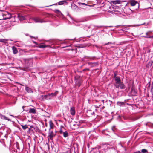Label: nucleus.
I'll list each match as a JSON object with an SVG mask.
<instances>
[{
  "mask_svg": "<svg viewBox=\"0 0 153 153\" xmlns=\"http://www.w3.org/2000/svg\"><path fill=\"white\" fill-rule=\"evenodd\" d=\"M116 88H120L121 89H124L125 88V86L123 82H121L119 84L114 85Z\"/></svg>",
  "mask_w": 153,
  "mask_h": 153,
  "instance_id": "f257e3e1",
  "label": "nucleus"
},
{
  "mask_svg": "<svg viewBox=\"0 0 153 153\" xmlns=\"http://www.w3.org/2000/svg\"><path fill=\"white\" fill-rule=\"evenodd\" d=\"M33 20L36 22L42 23L45 21L39 17L33 18Z\"/></svg>",
  "mask_w": 153,
  "mask_h": 153,
  "instance_id": "f03ea898",
  "label": "nucleus"
},
{
  "mask_svg": "<svg viewBox=\"0 0 153 153\" xmlns=\"http://www.w3.org/2000/svg\"><path fill=\"white\" fill-rule=\"evenodd\" d=\"M49 137L50 138L51 140H52L53 138L55 136V134L53 133V131H51L50 130H49Z\"/></svg>",
  "mask_w": 153,
  "mask_h": 153,
  "instance_id": "7ed1b4c3",
  "label": "nucleus"
},
{
  "mask_svg": "<svg viewBox=\"0 0 153 153\" xmlns=\"http://www.w3.org/2000/svg\"><path fill=\"white\" fill-rule=\"evenodd\" d=\"M115 81V83L114 85H116L117 84H119L120 82H121L120 79V78L119 76H117L114 79Z\"/></svg>",
  "mask_w": 153,
  "mask_h": 153,
  "instance_id": "20e7f679",
  "label": "nucleus"
},
{
  "mask_svg": "<svg viewBox=\"0 0 153 153\" xmlns=\"http://www.w3.org/2000/svg\"><path fill=\"white\" fill-rule=\"evenodd\" d=\"M36 110L34 108H30L29 109V112L30 114H35L36 113Z\"/></svg>",
  "mask_w": 153,
  "mask_h": 153,
  "instance_id": "39448f33",
  "label": "nucleus"
},
{
  "mask_svg": "<svg viewBox=\"0 0 153 153\" xmlns=\"http://www.w3.org/2000/svg\"><path fill=\"white\" fill-rule=\"evenodd\" d=\"M70 112L71 114L72 115L74 116L75 115V111L74 108V107H71L70 110Z\"/></svg>",
  "mask_w": 153,
  "mask_h": 153,
  "instance_id": "423d86ee",
  "label": "nucleus"
},
{
  "mask_svg": "<svg viewBox=\"0 0 153 153\" xmlns=\"http://www.w3.org/2000/svg\"><path fill=\"white\" fill-rule=\"evenodd\" d=\"M12 49L13 53L14 54H17L18 53V51L17 48L15 46H13Z\"/></svg>",
  "mask_w": 153,
  "mask_h": 153,
  "instance_id": "0eeeda50",
  "label": "nucleus"
},
{
  "mask_svg": "<svg viewBox=\"0 0 153 153\" xmlns=\"http://www.w3.org/2000/svg\"><path fill=\"white\" fill-rule=\"evenodd\" d=\"M18 18L19 20L21 21H23L25 19V17L20 14L18 15Z\"/></svg>",
  "mask_w": 153,
  "mask_h": 153,
  "instance_id": "6e6552de",
  "label": "nucleus"
},
{
  "mask_svg": "<svg viewBox=\"0 0 153 153\" xmlns=\"http://www.w3.org/2000/svg\"><path fill=\"white\" fill-rule=\"evenodd\" d=\"M58 91H55V93H51L50 94H48V95H49V96H51V97L56 96L57 95V94H58Z\"/></svg>",
  "mask_w": 153,
  "mask_h": 153,
  "instance_id": "1a4fd4ad",
  "label": "nucleus"
},
{
  "mask_svg": "<svg viewBox=\"0 0 153 153\" xmlns=\"http://www.w3.org/2000/svg\"><path fill=\"white\" fill-rule=\"evenodd\" d=\"M25 90L28 93H31L33 92L32 89L27 86H26Z\"/></svg>",
  "mask_w": 153,
  "mask_h": 153,
  "instance_id": "9d476101",
  "label": "nucleus"
},
{
  "mask_svg": "<svg viewBox=\"0 0 153 153\" xmlns=\"http://www.w3.org/2000/svg\"><path fill=\"white\" fill-rule=\"evenodd\" d=\"M0 117L3 119L7 120L8 121L10 120V119H8L7 117L1 114H0Z\"/></svg>",
  "mask_w": 153,
  "mask_h": 153,
  "instance_id": "9b49d317",
  "label": "nucleus"
},
{
  "mask_svg": "<svg viewBox=\"0 0 153 153\" xmlns=\"http://www.w3.org/2000/svg\"><path fill=\"white\" fill-rule=\"evenodd\" d=\"M49 125L50 128L49 130H50L51 129H53V124L51 120L49 121Z\"/></svg>",
  "mask_w": 153,
  "mask_h": 153,
  "instance_id": "f8f14e48",
  "label": "nucleus"
},
{
  "mask_svg": "<svg viewBox=\"0 0 153 153\" xmlns=\"http://www.w3.org/2000/svg\"><path fill=\"white\" fill-rule=\"evenodd\" d=\"M8 41V40L6 39H0V42L6 43Z\"/></svg>",
  "mask_w": 153,
  "mask_h": 153,
  "instance_id": "ddd939ff",
  "label": "nucleus"
},
{
  "mask_svg": "<svg viewBox=\"0 0 153 153\" xmlns=\"http://www.w3.org/2000/svg\"><path fill=\"white\" fill-rule=\"evenodd\" d=\"M145 24V23H144L143 24H138V25H128V27H131V26L136 27V26H139L144 25Z\"/></svg>",
  "mask_w": 153,
  "mask_h": 153,
  "instance_id": "4468645a",
  "label": "nucleus"
},
{
  "mask_svg": "<svg viewBox=\"0 0 153 153\" xmlns=\"http://www.w3.org/2000/svg\"><path fill=\"white\" fill-rule=\"evenodd\" d=\"M63 137L65 138L67 137L68 135V134L67 131L63 132Z\"/></svg>",
  "mask_w": 153,
  "mask_h": 153,
  "instance_id": "2eb2a0df",
  "label": "nucleus"
},
{
  "mask_svg": "<svg viewBox=\"0 0 153 153\" xmlns=\"http://www.w3.org/2000/svg\"><path fill=\"white\" fill-rule=\"evenodd\" d=\"M87 46V45L86 44H82L80 45L79 46H77V47L78 48H83L86 47Z\"/></svg>",
  "mask_w": 153,
  "mask_h": 153,
  "instance_id": "dca6fc26",
  "label": "nucleus"
},
{
  "mask_svg": "<svg viewBox=\"0 0 153 153\" xmlns=\"http://www.w3.org/2000/svg\"><path fill=\"white\" fill-rule=\"evenodd\" d=\"M94 3H93V4H93L92 5H89V6L90 7H92L94 5H95L97 3V0H94Z\"/></svg>",
  "mask_w": 153,
  "mask_h": 153,
  "instance_id": "f3484780",
  "label": "nucleus"
},
{
  "mask_svg": "<svg viewBox=\"0 0 153 153\" xmlns=\"http://www.w3.org/2000/svg\"><path fill=\"white\" fill-rule=\"evenodd\" d=\"M137 2L134 1H132L131 3V5L132 6H134L137 3Z\"/></svg>",
  "mask_w": 153,
  "mask_h": 153,
  "instance_id": "a211bd4d",
  "label": "nucleus"
},
{
  "mask_svg": "<svg viewBox=\"0 0 153 153\" xmlns=\"http://www.w3.org/2000/svg\"><path fill=\"white\" fill-rule=\"evenodd\" d=\"M21 125V126L22 127V128L24 130H25L28 128L27 126V125Z\"/></svg>",
  "mask_w": 153,
  "mask_h": 153,
  "instance_id": "6ab92c4d",
  "label": "nucleus"
},
{
  "mask_svg": "<svg viewBox=\"0 0 153 153\" xmlns=\"http://www.w3.org/2000/svg\"><path fill=\"white\" fill-rule=\"evenodd\" d=\"M113 3L114 4H118L120 3V1L119 0H116L115 1H113Z\"/></svg>",
  "mask_w": 153,
  "mask_h": 153,
  "instance_id": "aec40b11",
  "label": "nucleus"
},
{
  "mask_svg": "<svg viewBox=\"0 0 153 153\" xmlns=\"http://www.w3.org/2000/svg\"><path fill=\"white\" fill-rule=\"evenodd\" d=\"M64 3H66V2L64 1H62L59 2H58V4L59 5H61L63 4Z\"/></svg>",
  "mask_w": 153,
  "mask_h": 153,
  "instance_id": "412c9836",
  "label": "nucleus"
},
{
  "mask_svg": "<svg viewBox=\"0 0 153 153\" xmlns=\"http://www.w3.org/2000/svg\"><path fill=\"white\" fill-rule=\"evenodd\" d=\"M47 46L44 45H41L39 46V47L40 48H44L46 47Z\"/></svg>",
  "mask_w": 153,
  "mask_h": 153,
  "instance_id": "4be33fe9",
  "label": "nucleus"
},
{
  "mask_svg": "<svg viewBox=\"0 0 153 153\" xmlns=\"http://www.w3.org/2000/svg\"><path fill=\"white\" fill-rule=\"evenodd\" d=\"M117 104L118 105H124V103L122 102H118Z\"/></svg>",
  "mask_w": 153,
  "mask_h": 153,
  "instance_id": "5701e85b",
  "label": "nucleus"
},
{
  "mask_svg": "<svg viewBox=\"0 0 153 153\" xmlns=\"http://www.w3.org/2000/svg\"><path fill=\"white\" fill-rule=\"evenodd\" d=\"M141 152L143 153H145L148 152V151L146 149H143L141 150Z\"/></svg>",
  "mask_w": 153,
  "mask_h": 153,
  "instance_id": "b1692460",
  "label": "nucleus"
},
{
  "mask_svg": "<svg viewBox=\"0 0 153 153\" xmlns=\"http://www.w3.org/2000/svg\"><path fill=\"white\" fill-rule=\"evenodd\" d=\"M152 63H153L152 61L149 62L147 64V66L148 67H149V66H152Z\"/></svg>",
  "mask_w": 153,
  "mask_h": 153,
  "instance_id": "393cba45",
  "label": "nucleus"
},
{
  "mask_svg": "<svg viewBox=\"0 0 153 153\" xmlns=\"http://www.w3.org/2000/svg\"><path fill=\"white\" fill-rule=\"evenodd\" d=\"M55 12L56 13H59L61 15H62V13L59 10H58V9H56L55 10Z\"/></svg>",
  "mask_w": 153,
  "mask_h": 153,
  "instance_id": "a878e982",
  "label": "nucleus"
},
{
  "mask_svg": "<svg viewBox=\"0 0 153 153\" xmlns=\"http://www.w3.org/2000/svg\"><path fill=\"white\" fill-rule=\"evenodd\" d=\"M129 29L128 27H125L123 29V31H125L126 30H128Z\"/></svg>",
  "mask_w": 153,
  "mask_h": 153,
  "instance_id": "bb28decb",
  "label": "nucleus"
},
{
  "mask_svg": "<svg viewBox=\"0 0 153 153\" xmlns=\"http://www.w3.org/2000/svg\"><path fill=\"white\" fill-rule=\"evenodd\" d=\"M115 44V42H113V43H112V42H108V43H105V44L104 45H106L108 44Z\"/></svg>",
  "mask_w": 153,
  "mask_h": 153,
  "instance_id": "cd10ccee",
  "label": "nucleus"
},
{
  "mask_svg": "<svg viewBox=\"0 0 153 153\" xmlns=\"http://www.w3.org/2000/svg\"><path fill=\"white\" fill-rule=\"evenodd\" d=\"M143 37L146 38H153V36H143Z\"/></svg>",
  "mask_w": 153,
  "mask_h": 153,
  "instance_id": "c85d7f7f",
  "label": "nucleus"
},
{
  "mask_svg": "<svg viewBox=\"0 0 153 153\" xmlns=\"http://www.w3.org/2000/svg\"><path fill=\"white\" fill-rule=\"evenodd\" d=\"M80 5H86V6H89V5H88L87 4H86L85 3H81L80 4Z\"/></svg>",
  "mask_w": 153,
  "mask_h": 153,
  "instance_id": "c756f323",
  "label": "nucleus"
},
{
  "mask_svg": "<svg viewBox=\"0 0 153 153\" xmlns=\"http://www.w3.org/2000/svg\"><path fill=\"white\" fill-rule=\"evenodd\" d=\"M59 133L60 134H63V132L62 129H61L59 131Z\"/></svg>",
  "mask_w": 153,
  "mask_h": 153,
  "instance_id": "7c9ffc66",
  "label": "nucleus"
},
{
  "mask_svg": "<svg viewBox=\"0 0 153 153\" xmlns=\"http://www.w3.org/2000/svg\"><path fill=\"white\" fill-rule=\"evenodd\" d=\"M91 63L95 64V65H98V63L97 62H94V63H89V64H91Z\"/></svg>",
  "mask_w": 153,
  "mask_h": 153,
  "instance_id": "2f4dec72",
  "label": "nucleus"
},
{
  "mask_svg": "<svg viewBox=\"0 0 153 153\" xmlns=\"http://www.w3.org/2000/svg\"><path fill=\"white\" fill-rule=\"evenodd\" d=\"M116 75H117V73L116 72H115L114 74V79L116 77H117V76H116Z\"/></svg>",
  "mask_w": 153,
  "mask_h": 153,
  "instance_id": "473e14b6",
  "label": "nucleus"
},
{
  "mask_svg": "<svg viewBox=\"0 0 153 153\" xmlns=\"http://www.w3.org/2000/svg\"><path fill=\"white\" fill-rule=\"evenodd\" d=\"M140 152L139 151L135 152L134 153H140Z\"/></svg>",
  "mask_w": 153,
  "mask_h": 153,
  "instance_id": "72a5a7b5",
  "label": "nucleus"
},
{
  "mask_svg": "<svg viewBox=\"0 0 153 153\" xmlns=\"http://www.w3.org/2000/svg\"><path fill=\"white\" fill-rule=\"evenodd\" d=\"M115 127V126H113V127L112 128V129L114 131V128Z\"/></svg>",
  "mask_w": 153,
  "mask_h": 153,
  "instance_id": "f704fd0d",
  "label": "nucleus"
},
{
  "mask_svg": "<svg viewBox=\"0 0 153 153\" xmlns=\"http://www.w3.org/2000/svg\"><path fill=\"white\" fill-rule=\"evenodd\" d=\"M149 32H147L146 33V35H147V36L149 35Z\"/></svg>",
  "mask_w": 153,
  "mask_h": 153,
  "instance_id": "c9c22d12",
  "label": "nucleus"
},
{
  "mask_svg": "<svg viewBox=\"0 0 153 153\" xmlns=\"http://www.w3.org/2000/svg\"><path fill=\"white\" fill-rule=\"evenodd\" d=\"M65 153H71L70 151H68Z\"/></svg>",
  "mask_w": 153,
  "mask_h": 153,
  "instance_id": "e433bc0d",
  "label": "nucleus"
},
{
  "mask_svg": "<svg viewBox=\"0 0 153 153\" xmlns=\"http://www.w3.org/2000/svg\"><path fill=\"white\" fill-rule=\"evenodd\" d=\"M150 52V50H147V52L148 53H149Z\"/></svg>",
  "mask_w": 153,
  "mask_h": 153,
  "instance_id": "4c0bfd02",
  "label": "nucleus"
},
{
  "mask_svg": "<svg viewBox=\"0 0 153 153\" xmlns=\"http://www.w3.org/2000/svg\"><path fill=\"white\" fill-rule=\"evenodd\" d=\"M24 106H23L22 107V108L23 109V111H24Z\"/></svg>",
  "mask_w": 153,
  "mask_h": 153,
  "instance_id": "58836bf2",
  "label": "nucleus"
},
{
  "mask_svg": "<svg viewBox=\"0 0 153 153\" xmlns=\"http://www.w3.org/2000/svg\"><path fill=\"white\" fill-rule=\"evenodd\" d=\"M108 27H113V26H108Z\"/></svg>",
  "mask_w": 153,
  "mask_h": 153,
  "instance_id": "ea45409f",
  "label": "nucleus"
},
{
  "mask_svg": "<svg viewBox=\"0 0 153 153\" xmlns=\"http://www.w3.org/2000/svg\"><path fill=\"white\" fill-rule=\"evenodd\" d=\"M152 89H153V85H152Z\"/></svg>",
  "mask_w": 153,
  "mask_h": 153,
  "instance_id": "a19ab883",
  "label": "nucleus"
},
{
  "mask_svg": "<svg viewBox=\"0 0 153 153\" xmlns=\"http://www.w3.org/2000/svg\"><path fill=\"white\" fill-rule=\"evenodd\" d=\"M75 7H76V8H78V7L76 5H75Z\"/></svg>",
  "mask_w": 153,
  "mask_h": 153,
  "instance_id": "79ce46f5",
  "label": "nucleus"
},
{
  "mask_svg": "<svg viewBox=\"0 0 153 153\" xmlns=\"http://www.w3.org/2000/svg\"><path fill=\"white\" fill-rule=\"evenodd\" d=\"M34 42L35 44H36V42Z\"/></svg>",
  "mask_w": 153,
  "mask_h": 153,
  "instance_id": "37998d69",
  "label": "nucleus"
},
{
  "mask_svg": "<svg viewBox=\"0 0 153 153\" xmlns=\"http://www.w3.org/2000/svg\"><path fill=\"white\" fill-rule=\"evenodd\" d=\"M152 97H153V94L152 95Z\"/></svg>",
  "mask_w": 153,
  "mask_h": 153,
  "instance_id": "c03bdc74",
  "label": "nucleus"
},
{
  "mask_svg": "<svg viewBox=\"0 0 153 153\" xmlns=\"http://www.w3.org/2000/svg\"><path fill=\"white\" fill-rule=\"evenodd\" d=\"M10 115L11 116H13V115Z\"/></svg>",
  "mask_w": 153,
  "mask_h": 153,
  "instance_id": "a18cd8bd",
  "label": "nucleus"
},
{
  "mask_svg": "<svg viewBox=\"0 0 153 153\" xmlns=\"http://www.w3.org/2000/svg\"><path fill=\"white\" fill-rule=\"evenodd\" d=\"M111 47L114 48V47L112 46Z\"/></svg>",
  "mask_w": 153,
  "mask_h": 153,
  "instance_id": "49530a36",
  "label": "nucleus"
}]
</instances>
